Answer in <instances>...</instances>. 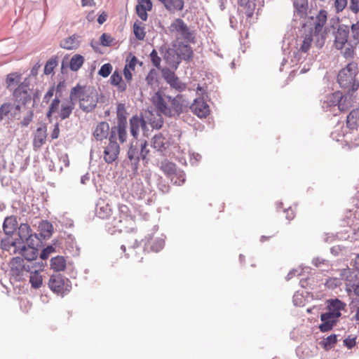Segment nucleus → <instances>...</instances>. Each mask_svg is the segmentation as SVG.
<instances>
[{"instance_id":"21","label":"nucleus","mask_w":359,"mask_h":359,"mask_svg":"<svg viewBox=\"0 0 359 359\" xmlns=\"http://www.w3.org/2000/svg\"><path fill=\"white\" fill-rule=\"evenodd\" d=\"M348 38V32L346 29H339L337 32L334 46L337 49H342L347 43Z\"/></svg>"},{"instance_id":"11","label":"nucleus","mask_w":359,"mask_h":359,"mask_svg":"<svg viewBox=\"0 0 359 359\" xmlns=\"http://www.w3.org/2000/svg\"><path fill=\"white\" fill-rule=\"evenodd\" d=\"M192 112L199 118H205L210 114L208 104L203 98H196L190 107Z\"/></svg>"},{"instance_id":"57","label":"nucleus","mask_w":359,"mask_h":359,"mask_svg":"<svg viewBox=\"0 0 359 359\" xmlns=\"http://www.w3.org/2000/svg\"><path fill=\"white\" fill-rule=\"evenodd\" d=\"M150 58H151V60L153 65L156 67L159 68L160 64L161 62V59L160 57H158V53L156 50L154 49L151 51V53H150Z\"/></svg>"},{"instance_id":"8","label":"nucleus","mask_w":359,"mask_h":359,"mask_svg":"<svg viewBox=\"0 0 359 359\" xmlns=\"http://www.w3.org/2000/svg\"><path fill=\"white\" fill-rule=\"evenodd\" d=\"M162 74L163 79L172 88L180 92L186 89V84L183 83L172 71L169 69H164L162 71Z\"/></svg>"},{"instance_id":"6","label":"nucleus","mask_w":359,"mask_h":359,"mask_svg":"<svg viewBox=\"0 0 359 359\" xmlns=\"http://www.w3.org/2000/svg\"><path fill=\"white\" fill-rule=\"evenodd\" d=\"M170 30L172 32H177L187 43H195L194 32L191 31L187 24L180 19H175L170 25Z\"/></svg>"},{"instance_id":"52","label":"nucleus","mask_w":359,"mask_h":359,"mask_svg":"<svg viewBox=\"0 0 359 359\" xmlns=\"http://www.w3.org/2000/svg\"><path fill=\"white\" fill-rule=\"evenodd\" d=\"M337 335L331 334L325 339L324 346L326 348H330L334 346V344L337 343Z\"/></svg>"},{"instance_id":"9","label":"nucleus","mask_w":359,"mask_h":359,"mask_svg":"<svg viewBox=\"0 0 359 359\" xmlns=\"http://www.w3.org/2000/svg\"><path fill=\"white\" fill-rule=\"evenodd\" d=\"M120 151L119 145L115 140L109 139V144L104 147L103 158L106 163H111L117 158Z\"/></svg>"},{"instance_id":"31","label":"nucleus","mask_w":359,"mask_h":359,"mask_svg":"<svg viewBox=\"0 0 359 359\" xmlns=\"http://www.w3.org/2000/svg\"><path fill=\"white\" fill-rule=\"evenodd\" d=\"M359 119V109L352 110L346 118L347 126L351 129H354L358 126Z\"/></svg>"},{"instance_id":"30","label":"nucleus","mask_w":359,"mask_h":359,"mask_svg":"<svg viewBox=\"0 0 359 359\" xmlns=\"http://www.w3.org/2000/svg\"><path fill=\"white\" fill-rule=\"evenodd\" d=\"M294 6L297 15L302 18L306 15L308 10V0H294Z\"/></svg>"},{"instance_id":"17","label":"nucleus","mask_w":359,"mask_h":359,"mask_svg":"<svg viewBox=\"0 0 359 359\" xmlns=\"http://www.w3.org/2000/svg\"><path fill=\"white\" fill-rule=\"evenodd\" d=\"M152 8V4L150 0H137L136 6V12L138 16L144 21L147 20L148 15L147 11Z\"/></svg>"},{"instance_id":"63","label":"nucleus","mask_w":359,"mask_h":359,"mask_svg":"<svg viewBox=\"0 0 359 359\" xmlns=\"http://www.w3.org/2000/svg\"><path fill=\"white\" fill-rule=\"evenodd\" d=\"M354 50L352 46L348 45L343 52V55L346 58H353L354 57Z\"/></svg>"},{"instance_id":"1","label":"nucleus","mask_w":359,"mask_h":359,"mask_svg":"<svg viewBox=\"0 0 359 359\" xmlns=\"http://www.w3.org/2000/svg\"><path fill=\"white\" fill-rule=\"evenodd\" d=\"M151 102L157 111L168 117L180 116L184 107L188 105V102L184 95L178 94L174 97L165 95L161 91H157L151 97Z\"/></svg>"},{"instance_id":"48","label":"nucleus","mask_w":359,"mask_h":359,"mask_svg":"<svg viewBox=\"0 0 359 359\" xmlns=\"http://www.w3.org/2000/svg\"><path fill=\"white\" fill-rule=\"evenodd\" d=\"M137 63V57L135 55H132V54H130V55L126 59V64L125 65V68L129 70L134 71Z\"/></svg>"},{"instance_id":"14","label":"nucleus","mask_w":359,"mask_h":359,"mask_svg":"<svg viewBox=\"0 0 359 359\" xmlns=\"http://www.w3.org/2000/svg\"><path fill=\"white\" fill-rule=\"evenodd\" d=\"M327 309L331 313L340 317L341 311L346 308V304L339 299H331L326 301Z\"/></svg>"},{"instance_id":"47","label":"nucleus","mask_w":359,"mask_h":359,"mask_svg":"<svg viewBox=\"0 0 359 359\" xmlns=\"http://www.w3.org/2000/svg\"><path fill=\"white\" fill-rule=\"evenodd\" d=\"M63 48L71 50L76 46V42L74 37L70 36L64 40L61 44Z\"/></svg>"},{"instance_id":"10","label":"nucleus","mask_w":359,"mask_h":359,"mask_svg":"<svg viewBox=\"0 0 359 359\" xmlns=\"http://www.w3.org/2000/svg\"><path fill=\"white\" fill-rule=\"evenodd\" d=\"M13 97L18 104H25L31 100L29 88L25 83H20L13 91Z\"/></svg>"},{"instance_id":"60","label":"nucleus","mask_w":359,"mask_h":359,"mask_svg":"<svg viewBox=\"0 0 359 359\" xmlns=\"http://www.w3.org/2000/svg\"><path fill=\"white\" fill-rule=\"evenodd\" d=\"M156 75H157V73H156V70L151 69L149 71V72L148 73V74L146 77V81H147L148 85L151 86L156 81Z\"/></svg>"},{"instance_id":"61","label":"nucleus","mask_w":359,"mask_h":359,"mask_svg":"<svg viewBox=\"0 0 359 359\" xmlns=\"http://www.w3.org/2000/svg\"><path fill=\"white\" fill-rule=\"evenodd\" d=\"M111 210L109 208L108 205L100 207L97 210V214L100 217L105 218L108 217L110 214Z\"/></svg>"},{"instance_id":"28","label":"nucleus","mask_w":359,"mask_h":359,"mask_svg":"<svg viewBox=\"0 0 359 359\" xmlns=\"http://www.w3.org/2000/svg\"><path fill=\"white\" fill-rule=\"evenodd\" d=\"M50 266L55 271H64L66 268V260L61 256L53 257L51 259Z\"/></svg>"},{"instance_id":"26","label":"nucleus","mask_w":359,"mask_h":359,"mask_svg":"<svg viewBox=\"0 0 359 359\" xmlns=\"http://www.w3.org/2000/svg\"><path fill=\"white\" fill-rule=\"evenodd\" d=\"M313 41L315 43V45L316 46V36H314V32H313V29H311L309 34H306L304 36L302 43L299 48V50L304 53H306L309 50L311 46V43Z\"/></svg>"},{"instance_id":"45","label":"nucleus","mask_w":359,"mask_h":359,"mask_svg":"<svg viewBox=\"0 0 359 359\" xmlns=\"http://www.w3.org/2000/svg\"><path fill=\"white\" fill-rule=\"evenodd\" d=\"M137 146L140 147V155L141 158L145 159L149 151L147 149V142L144 140H137Z\"/></svg>"},{"instance_id":"29","label":"nucleus","mask_w":359,"mask_h":359,"mask_svg":"<svg viewBox=\"0 0 359 359\" xmlns=\"http://www.w3.org/2000/svg\"><path fill=\"white\" fill-rule=\"evenodd\" d=\"M161 169L168 177L171 178L172 175L176 176V165L175 163L168 161L161 163Z\"/></svg>"},{"instance_id":"33","label":"nucleus","mask_w":359,"mask_h":359,"mask_svg":"<svg viewBox=\"0 0 359 359\" xmlns=\"http://www.w3.org/2000/svg\"><path fill=\"white\" fill-rule=\"evenodd\" d=\"M18 235L22 241H28L32 236V229L27 224H21L18 227Z\"/></svg>"},{"instance_id":"51","label":"nucleus","mask_w":359,"mask_h":359,"mask_svg":"<svg viewBox=\"0 0 359 359\" xmlns=\"http://www.w3.org/2000/svg\"><path fill=\"white\" fill-rule=\"evenodd\" d=\"M114 39L108 34L104 33L100 38V43L104 46H109L111 45Z\"/></svg>"},{"instance_id":"35","label":"nucleus","mask_w":359,"mask_h":359,"mask_svg":"<svg viewBox=\"0 0 359 359\" xmlns=\"http://www.w3.org/2000/svg\"><path fill=\"white\" fill-rule=\"evenodd\" d=\"M133 33L137 39L140 41H143L144 39L146 36L145 27L141 22L137 21L134 23Z\"/></svg>"},{"instance_id":"32","label":"nucleus","mask_w":359,"mask_h":359,"mask_svg":"<svg viewBox=\"0 0 359 359\" xmlns=\"http://www.w3.org/2000/svg\"><path fill=\"white\" fill-rule=\"evenodd\" d=\"M39 230L41 236L43 238H50L53 231V226L51 223L48 221H43L39 224Z\"/></svg>"},{"instance_id":"34","label":"nucleus","mask_w":359,"mask_h":359,"mask_svg":"<svg viewBox=\"0 0 359 359\" xmlns=\"http://www.w3.org/2000/svg\"><path fill=\"white\" fill-rule=\"evenodd\" d=\"M161 114H162L158 112V114L154 116L151 111L149 112V116H147V118L149 119V124L153 128L160 129L162 127L163 124V119Z\"/></svg>"},{"instance_id":"19","label":"nucleus","mask_w":359,"mask_h":359,"mask_svg":"<svg viewBox=\"0 0 359 359\" xmlns=\"http://www.w3.org/2000/svg\"><path fill=\"white\" fill-rule=\"evenodd\" d=\"M109 134V125L105 121L99 123L94 132L93 136L97 140L102 141L107 137Z\"/></svg>"},{"instance_id":"56","label":"nucleus","mask_w":359,"mask_h":359,"mask_svg":"<svg viewBox=\"0 0 359 359\" xmlns=\"http://www.w3.org/2000/svg\"><path fill=\"white\" fill-rule=\"evenodd\" d=\"M56 65L57 63L55 60H48L44 67V74L47 75L50 74L53 72V69H55Z\"/></svg>"},{"instance_id":"53","label":"nucleus","mask_w":359,"mask_h":359,"mask_svg":"<svg viewBox=\"0 0 359 359\" xmlns=\"http://www.w3.org/2000/svg\"><path fill=\"white\" fill-rule=\"evenodd\" d=\"M346 290L348 295L351 294L352 292L359 297V283L354 284H346Z\"/></svg>"},{"instance_id":"18","label":"nucleus","mask_w":359,"mask_h":359,"mask_svg":"<svg viewBox=\"0 0 359 359\" xmlns=\"http://www.w3.org/2000/svg\"><path fill=\"white\" fill-rule=\"evenodd\" d=\"M47 137V129L45 126L39 127L36 129L34 140L33 146L35 149H38L45 144Z\"/></svg>"},{"instance_id":"16","label":"nucleus","mask_w":359,"mask_h":359,"mask_svg":"<svg viewBox=\"0 0 359 359\" xmlns=\"http://www.w3.org/2000/svg\"><path fill=\"white\" fill-rule=\"evenodd\" d=\"M177 55L182 60L189 61L193 59L194 51L192 48L184 42H180L176 48Z\"/></svg>"},{"instance_id":"44","label":"nucleus","mask_w":359,"mask_h":359,"mask_svg":"<svg viewBox=\"0 0 359 359\" xmlns=\"http://www.w3.org/2000/svg\"><path fill=\"white\" fill-rule=\"evenodd\" d=\"M126 109L124 104L119 103L116 108V114L118 123H127L126 122Z\"/></svg>"},{"instance_id":"62","label":"nucleus","mask_w":359,"mask_h":359,"mask_svg":"<svg viewBox=\"0 0 359 359\" xmlns=\"http://www.w3.org/2000/svg\"><path fill=\"white\" fill-rule=\"evenodd\" d=\"M118 210L121 215L125 216L126 217H130L131 212L130 210V208L124 204H119L118 205Z\"/></svg>"},{"instance_id":"24","label":"nucleus","mask_w":359,"mask_h":359,"mask_svg":"<svg viewBox=\"0 0 359 359\" xmlns=\"http://www.w3.org/2000/svg\"><path fill=\"white\" fill-rule=\"evenodd\" d=\"M166 9L170 11H182L184 7L183 0H159Z\"/></svg>"},{"instance_id":"7","label":"nucleus","mask_w":359,"mask_h":359,"mask_svg":"<svg viewBox=\"0 0 359 359\" xmlns=\"http://www.w3.org/2000/svg\"><path fill=\"white\" fill-rule=\"evenodd\" d=\"M50 289L55 293L63 295L69 291V285L65 282L61 275H53L50 278L48 282Z\"/></svg>"},{"instance_id":"46","label":"nucleus","mask_w":359,"mask_h":359,"mask_svg":"<svg viewBox=\"0 0 359 359\" xmlns=\"http://www.w3.org/2000/svg\"><path fill=\"white\" fill-rule=\"evenodd\" d=\"M1 248L4 250L10 251L12 248H15V242L10 237H6L1 240Z\"/></svg>"},{"instance_id":"55","label":"nucleus","mask_w":359,"mask_h":359,"mask_svg":"<svg viewBox=\"0 0 359 359\" xmlns=\"http://www.w3.org/2000/svg\"><path fill=\"white\" fill-rule=\"evenodd\" d=\"M356 339L355 336L349 335L344 340V344L348 348L351 349L353 348L356 345Z\"/></svg>"},{"instance_id":"43","label":"nucleus","mask_w":359,"mask_h":359,"mask_svg":"<svg viewBox=\"0 0 359 359\" xmlns=\"http://www.w3.org/2000/svg\"><path fill=\"white\" fill-rule=\"evenodd\" d=\"M342 100V94L339 91H337L327 97L326 102L329 106L337 105Z\"/></svg>"},{"instance_id":"22","label":"nucleus","mask_w":359,"mask_h":359,"mask_svg":"<svg viewBox=\"0 0 359 359\" xmlns=\"http://www.w3.org/2000/svg\"><path fill=\"white\" fill-rule=\"evenodd\" d=\"M239 12L246 16V18H251L255 10V4L253 1H248L239 4Z\"/></svg>"},{"instance_id":"40","label":"nucleus","mask_w":359,"mask_h":359,"mask_svg":"<svg viewBox=\"0 0 359 359\" xmlns=\"http://www.w3.org/2000/svg\"><path fill=\"white\" fill-rule=\"evenodd\" d=\"M128 158L135 163L138 162L140 158H141L140 155V147L137 146V141L134 144V142L131 143L130 147L128 152Z\"/></svg>"},{"instance_id":"58","label":"nucleus","mask_w":359,"mask_h":359,"mask_svg":"<svg viewBox=\"0 0 359 359\" xmlns=\"http://www.w3.org/2000/svg\"><path fill=\"white\" fill-rule=\"evenodd\" d=\"M351 33L353 39L359 43V20L351 25Z\"/></svg>"},{"instance_id":"13","label":"nucleus","mask_w":359,"mask_h":359,"mask_svg":"<svg viewBox=\"0 0 359 359\" xmlns=\"http://www.w3.org/2000/svg\"><path fill=\"white\" fill-rule=\"evenodd\" d=\"M23 259L21 257H14L11 261V273L15 280H21L23 276V271H29V266L23 264Z\"/></svg>"},{"instance_id":"2","label":"nucleus","mask_w":359,"mask_h":359,"mask_svg":"<svg viewBox=\"0 0 359 359\" xmlns=\"http://www.w3.org/2000/svg\"><path fill=\"white\" fill-rule=\"evenodd\" d=\"M70 97L78 100L80 108L85 111H92L98 102L97 93L90 87L77 85L70 91Z\"/></svg>"},{"instance_id":"15","label":"nucleus","mask_w":359,"mask_h":359,"mask_svg":"<svg viewBox=\"0 0 359 359\" xmlns=\"http://www.w3.org/2000/svg\"><path fill=\"white\" fill-rule=\"evenodd\" d=\"M126 124L123 123H118L116 126L112 127L110 131L109 139L112 140H116V136H118V139L121 142H124L127 138L126 133Z\"/></svg>"},{"instance_id":"12","label":"nucleus","mask_w":359,"mask_h":359,"mask_svg":"<svg viewBox=\"0 0 359 359\" xmlns=\"http://www.w3.org/2000/svg\"><path fill=\"white\" fill-rule=\"evenodd\" d=\"M339 318V317L329 311L322 313L320 320L323 323L319 325L320 330L323 332L331 330L338 322Z\"/></svg>"},{"instance_id":"39","label":"nucleus","mask_w":359,"mask_h":359,"mask_svg":"<svg viewBox=\"0 0 359 359\" xmlns=\"http://www.w3.org/2000/svg\"><path fill=\"white\" fill-rule=\"evenodd\" d=\"M22 256L28 261H32L35 259L38 256V250L34 247L28 245L24 247L22 250Z\"/></svg>"},{"instance_id":"64","label":"nucleus","mask_w":359,"mask_h":359,"mask_svg":"<svg viewBox=\"0 0 359 359\" xmlns=\"http://www.w3.org/2000/svg\"><path fill=\"white\" fill-rule=\"evenodd\" d=\"M335 8L337 12L342 11L347 5V0H336Z\"/></svg>"},{"instance_id":"20","label":"nucleus","mask_w":359,"mask_h":359,"mask_svg":"<svg viewBox=\"0 0 359 359\" xmlns=\"http://www.w3.org/2000/svg\"><path fill=\"white\" fill-rule=\"evenodd\" d=\"M20 111V105L19 104H13L11 103H5L0 107V120H2L10 114L15 115L16 113Z\"/></svg>"},{"instance_id":"36","label":"nucleus","mask_w":359,"mask_h":359,"mask_svg":"<svg viewBox=\"0 0 359 359\" xmlns=\"http://www.w3.org/2000/svg\"><path fill=\"white\" fill-rule=\"evenodd\" d=\"M21 81V74L17 72L11 73L7 75L6 83L7 88H13L16 85H19Z\"/></svg>"},{"instance_id":"54","label":"nucleus","mask_w":359,"mask_h":359,"mask_svg":"<svg viewBox=\"0 0 359 359\" xmlns=\"http://www.w3.org/2000/svg\"><path fill=\"white\" fill-rule=\"evenodd\" d=\"M340 285V280L337 278H330L325 282V286L329 289H335Z\"/></svg>"},{"instance_id":"41","label":"nucleus","mask_w":359,"mask_h":359,"mask_svg":"<svg viewBox=\"0 0 359 359\" xmlns=\"http://www.w3.org/2000/svg\"><path fill=\"white\" fill-rule=\"evenodd\" d=\"M132 195L135 198H142L145 194L143 184L141 182H135L133 184L131 188Z\"/></svg>"},{"instance_id":"3","label":"nucleus","mask_w":359,"mask_h":359,"mask_svg":"<svg viewBox=\"0 0 359 359\" xmlns=\"http://www.w3.org/2000/svg\"><path fill=\"white\" fill-rule=\"evenodd\" d=\"M358 74V64L355 62L348 63L338 73L337 82L340 87L348 93H353L357 90L359 88V81L356 78Z\"/></svg>"},{"instance_id":"42","label":"nucleus","mask_w":359,"mask_h":359,"mask_svg":"<svg viewBox=\"0 0 359 359\" xmlns=\"http://www.w3.org/2000/svg\"><path fill=\"white\" fill-rule=\"evenodd\" d=\"M84 62V58L81 55H74L70 60L69 67L72 71L79 70Z\"/></svg>"},{"instance_id":"5","label":"nucleus","mask_w":359,"mask_h":359,"mask_svg":"<svg viewBox=\"0 0 359 359\" xmlns=\"http://www.w3.org/2000/svg\"><path fill=\"white\" fill-rule=\"evenodd\" d=\"M326 22L327 12L321 10L316 16L314 29H312L316 39V47L318 48H322L325 43L326 32L324 26Z\"/></svg>"},{"instance_id":"38","label":"nucleus","mask_w":359,"mask_h":359,"mask_svg":"<svg viewBox=\"0 0 359 359\" xmlns=\"http://www.w3.org/2000/svg\"><path fill=\"white\" fill-rule=\"evenodd\" d=\"M29 282L32 285V287L34 288H39L43 283V278L39 271H34L31 272L29 276Z\"/></svg>"},{"instance_id":"59","label":"nucleus","mask_w":359,"mask_h":359,"mask_svg":"<svg viewBox=\"0 0 359 359\" xmlns=\"http://www.w3.org/2000/svg\"><path fill=\"white\" fill-rule=\"evenodd\" d=\"M55 91V87L54 86H51L48 91L46 93L43 97V102L48 104L50 101L51 98L54 95Z\"/></svg>"},{"instance_id":"50","label":"nucleus","mask_w":359,"mask_h":359,"mask_svg":"<svg viewBox=\"0 0 359 359\" xmlns=\"http://www.w3.org/2000/svg\"><path fill=\"white\" fill-rule=\"evenodd\" d=\"M170 180L174 184L181 185L185 181V175L182 172H176V176L172 175Z\"/></svg>"},{"instance_id":"27","label":"nucleus","mask_w":359,"mask_h":359,"mask_svg":"<svg viewBox=\"0 0 359 359\" xmlns=\"http://www.w3.org/2000/svg\"><path fill=\"white\" fill-rule=\"evenodd\" d=\"M111 83L117 87L120 91L126 89V84L123 81L122 76L118 71H114L110 78Z\"/></svg>"},{"instance_id":"25","label":"nucleus","mask_w":359,"mask_h":359,"mask_svg":"<svg viewBox=\"0 0 359 359\" xmlns=\"http://www.w3.org/2000/svg\"><path fill=\"white\" fill-rule=\"evenodd\" d=\"M17 220L15 217H8L5 219L3 224V229L6 234L11 235L16 229Z\"/></svg>"},{"instance_id":"49","label":"nucleus","mask_w":359,"mask_h":359,"mask_svg":"<svg viewBox=\"0 0 359 359\" xmlns=\"http://www.w3.org/2000/svg\"><path fill=\"white\" fill-rule=\"evenodd\" d=\"M112 66L109 63L103 65L100 69L98 74L102 77H107L111 72Z\"/></svg>"},{"instance_id":"37","label":"nucleus","mask_w":359,"mask_h":359,"mask_svg":"<svg viewBox=\"0 0 359 359\" xmlns=\"http://www.w3.org/2000/svg\"><path fill=\"white\" fill-rule=\"evenodd\" d=\"M152 145L157 150H162L166 148L168 142L161 134H158L153 137Z\"/></svg>"},{"instance_id":"4","label":"nucleus","mask_w":359,"mask_h":359,"mask_svg":"<svg viewBox=\"0 0 359 359\" xmlns=\"http://www.w3.org/2000/svg\"><path fill=\"white\" fill-rule=\"evenodd\" d=\"M74 108L75 104L72 97H69V99L61 102L57 97H55L48 107L46 117L49 121H51L53 117L65 120L70 117Z\"/></svg>"},{"instance_id":"23","label":"nucleus","mask_w":359,"mask_h":359,"mask_svg":"<svg viewBox=\"0 0 359 359\" xmlns=\"http://www.w3.org/2000/svg\"><path fill=\"white\" fill-rule=\"evenodd\" d=\"M144 121L137 116H134L130 118V133L135 138H136L138 135L140 127L144 126Z\"/></svg>"}]
</instances>
